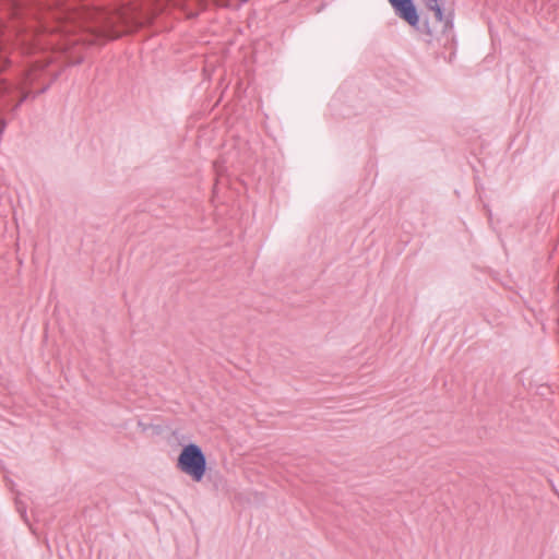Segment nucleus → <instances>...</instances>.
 I'll return each mask as SVG.
<instances>
[{"label": "nucleus", "mask_w": 559, "mask_h": 559, "mask_svg": "<svg viewBox=\"0 0 559 559\" xmlns=\"http://www.w3.org/2000/svg\"><path fill=\"white\" fill-rule=\"evenodd\" d=\"M14 14H15V15H20V14H22L21 9L15 8V9H14Z\"/></svg>", "instance_id": "8"}, {"label": "nucleus", "mask_w": 559, "mask_h": 559, "mask_svg": "<svg viewBox=\"0 0 559 559\" xmlns=\"http://www.w3.org/2000/svg\"><path fill=\"white\" fill-rule=\"evenodd\" d=\"M452 26H453L452 17L447 16L444 20V29H447L448 27H452Z\"/></svg>", "instance_id": "6"}, {"label": "nucleus", "mask_w": 559, "mask_h": 559, "mask_svg": "<svg viewBox=\"0 0 559 559\" xmlns=\"http://www.w3.org/2000/svg\"><path fill=\"white\" fill-rule=\"evenodd\" d=\"M428 7L431 11L435 12V16L439 22L443 21V10L439 4V0H429Z\"/></svg>", "instance_id": "5"}, {"label": "nucleus", "mask_w": 559, "mask_h": 559, "mask_svg": "<svg viewBox=\"0 0 559 559\" xmlns=\"http://www.w3.org/2000/svg\"><path fill=\"white\" fill-rule=\"evenodd\" d=\"M4 36V28L2 27V25H0V71H2L8 64V58L2 48ZM32 70L26 71L23 75L22 82L19 84H13L0 79V111L8 109L12 115H14L19 110L20 106L28 97V93H22L19 102H16L14 105H11L12 99L15 96V94L22 92L24 85L32 83Z\"/></svg>", "instance_id": "2"}, {"label": "nucleus", "mask_w": 559, "mask_h": 559, "mask_svg": "<svg viewBox=\"0 0 559 559\" xmlns=\"http://www.w3.org/2000/svg\"><path fill=\"white\" fill-rule=\"evenodd\" d=\"M58 5L57 10L49 11L57 23L52 31H58L66 35L80 32V38L72 43L100 44L103 40L121 36L122 33L116 29L117 24L131 27L140 23L138 22V16L131 15L127 10L116 12L104 10L73 11L59 2Z\"/></svg>", "instance_id": "1"}, {"label": "nucleus", "mask_w": 559, "mask_h": 559, "mask_svg": "<svg viewBox=\"0 0 559 559\" xmlns=\"http://www.w3.org/2000/svg\"><path fill=\"white\" fill-rule=\"evenodd\" d=\"M13 28H15L17 32L20 29V26L13 25Z\"/></svg>", "instance_id": "9"}, {"label": "nucleus", "mask_w": 559, "mask_h": 559, "mask_svg": "<svg viewBox=\"0 0 559 559\" xmlns=\"http://www.w3.org/2000/svg\"><path fill=\"white\" fill-rule=\"evenodd\" d=\"M48 88H49V85L41 87V90L39 92H37L34 96L36 97L37 95L45 93Z\"/></svg>", "instance_id": "7"}, {"label": "nucleus", "mask_w": 559, "mask_h": 559, "mask_svg": "<svg viewBox=\"0 0 559 559\" xmlns=\"http://www.w3.org/2000/svg\"><path fill=\"white\" fill-rule=\"evenodd\" d=\"M396 15L405 20L409 25L416 26L419 22L416 5L413 0H388Z\"/></svg>", "instance_id": "4"}, {"label": "nucleus", "mask_w": 559, "mask_h": 559, "mask_svg": "<svg viewBox=\"0 0 559 559\" xmlns=\"http://www.w3.org/2000/svg\"><path fill=\"white\" fill-rule=\"evenodd\" d=\"M177 467L190 476L192 480L201 481L207 467L206 456L202 448L197 443L186 444L178 456Z\"/></svg>", "instance_id": "3"}]
</instances>
